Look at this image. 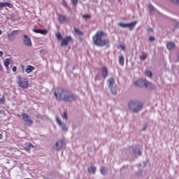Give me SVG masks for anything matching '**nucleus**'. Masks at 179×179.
I'll return each instance as SVG.
<instances>
[{"label":"nucleus","instance_id":"f257e3e1","mask_svg":"<svg viewBox=\"0 0 179 179\" xmlns=\"http://www.w3.org/2000/svg\"><path fill=\"white\" fill-rule=\"evenodd\" d=\"M55 96L57 101L63 99L65 102H72L76 100V96L68 90L57 88L55 90Z\"/></svg>","mask_w":179,"mask_h":179},{"label":"nucleus","instance_id":"f03ea898","mask_svg":"<svg viewBox=\"0 0 179 179\" xmlns=\"http://www.w3.org/2000/svg\"><path fill=\"white\" fill-rule=\"evenodd\" d=\"M106 36L105 31L102 30H98L96 34L92 37L94 44L98 47H104L109 44L108 39H102L103 37Z\"/></svg>","mask_w":179,"mask_h":179},{"label":"nucleus","instance_id":"7ed1b4c3","mask_svg":"<svg viewBox=\"0 0 179 179\" xmlns=\"http://www.w3.org/2000/svg\"><path fill=\"white\" fill-rule=\"evenodd\" d=\"M128 107L132 112L136 113L142 110L143 103L138 101H130Z\"/></svg>","mask_w":179,"mask_h":179},{"label":"nucleus","instance_id":"20e7f679","mask_svg":"<svg viewBox=\"0 0 179 179\" xmlns=\"http://www.w3.org/2000/svg\"><path fill=\"white\" fill-rule=\"evenodd\" d=\"M56 38L58 41H61V47H66L69 45V43L72 41V37L71 36H67L66 37L62 38V34L60 32L56 33Z\"/></svg>","mask_w":179,"mask_h":179},{"label":"nucleus","instance_id":"39448f33","mask_svg":"<svg viewBox=\"0 0 179 179\" xmlns=\"http://www.w3.org/2000/svg\"><path fill=\"white\" fill-rule=\"evenodd\" d=\"M134 85L138 87H145L148 89H153L155 85L151 84L150 82L146 80H138L134 82Z\"/></svg>","mask_w":179,"mask_h":179},{"label":"nucleus","instance_id":"423d86ee","mask_svg":"<svg viewBox=\"0 0 179 179\" xmlns=\"http://www.w3.org/2000/svg\"><path fill=\"white\" fill-rule=\"evenodd\" d=\"M17 79V85L20 87L22 89H27L29 87V80L27 78L18 76Z\"/></svg>","mask_w":179,"mask_h":179},{"label":"nucleus","instance_id":"0eeeda50","mask_svg":"<svg viewBox=\"0 0 179 179\" xmlns=\"http://www.w3.org/2000/svg\"><path fill=\"white\" fill-rule=\"evenodd\" d=\"M21 117H22V120L27 127H33L34 122L29 114L27 113H23L21 114Z\"/></svg>","mask_w":179,"mask_h":179},{"label":"nucleus","instance_id":"6e6552de","mask_svg":"<svg viewBox=\"0 0 179 179\" xmlns=\"http://www.w3.org/2000/svg\"><path fill=\"white\" fill-rule=\"evenodd\" d=\"M136 24L137 22H133L129 24L119 23L118 26H120L122 28H129L130 30H132L134 29Z\"/></svg>","mask_w":179,"mask_h":179},{"label":"nucleus","instance_id":"1a4fd4ad","mask_svg":"<svg viewBox=\"0 0 179 179\" xmlns=\"http://www.w3.org/2000/svg\"><path fill=\"white\" fill-rule=\"evenodd\" d=\"M108 83L109 87L111 88L112 94L116 95L117 90L115 88L113 87V85L115 83V80L114 78H109L108 80Z\"/></svg>","mask_w":179,"mask_h":179},{"label":"nucleus","instance_id":"9d476101","mask_svg":"<svg viewBox=\"0 0 179 179\" xmlns=\"http://www.w3.org/2000/svg\"><path fill=\"white\" fill-rule=\"evenodd\" d=\"M64 147H65V142H64L63 140H59L55 143L54 149L57 151H59Z\"/></svg>","mask_w":179,"mask_h":179},{"label":"nucleus","instance_id":"9b49d317","mask_svg":"<svg viewBox=\"0 0 179 179\" xmlns=\"http://www.w3.org/2000/svg\"><path fill=\"white\" fill-rule=\"evenodd\" d=\"M56 121L59 124V126H60L62 128L63 131H68V127L65 124L62 123V121H61V119H59V117L56 116Z\"/></svg>","mask_w":179,"mask_h":179},{"label":"nucleus","instance_id":"f8f14e48","mask_svg":"<svg viewBox=\"0 0 179 179\" xmlns=\"http://www.w3.org/2000/svg\"><path fill=\"white\" fill-rule=\"evenodd\" d=\"M19 34V30H14L10 33L7 37L9 41H13L15 40V36Z\"/></svg>","mask_w":179,"mask_h":179},{"label":"nucleus","instance_id":"ddd939ff","mask_svg":"<svg viewBox=\"0 0 179 179\" xmlns=\"http://www.w3.org/2000/svg\"><path fill=\"white\" fill-rule=\"evenodd\" d=\"M24 45H27V47H31V40L30 38L27 37V35L24 36Z\"/></svg>","mask_w":179,"mask_h":179},{"label":"nucleus","instance_id":"4468645a","mask_svg":"<svg viewBox=\"0 0 179 179\" xmlns=\"http://www.w3.org/2000/svg\"><path fill=\"white\" fill-rule=\"evenodd\" d=\"M5 6H7L8 8H10V9L13 8V4L8 3V2H3L0 3V8H5Z\"/></svg>","mask_w":179,"mask_h":179},{"label":"nucleus","instance_id":"2eb2a0df","mask_svg":"<svg viewBox=\"0 0 179 179\" xmlns=\"http://www.w3.org/2000/svg\"><path fill=\"white\" fill-rule=\"evenodd\" d=\"M10 62H12V59L10 58H7L4 60V66L7 71H9V65L10 64Z\"/></svg>","mask_w":179,"mask_h":179},{"label":"nucleus","instance_id":"dca6fc26","mask_svg":"<svg viewBox=\"0 0 179 179\" xmlns=\"http://www.w3.org/2000/svg\"><path fill=\"white\" fill-rule=\"evenodd\" d=\"M59 22L61 24H65L68 22V20L66 19V17L62 15H59Z\"/></svg>","mask_w":179,"mask_h":179},{"label":"nucleus","instance_id":"f3484780","mask_svg":"<svg viewBox=\"0 0 179 179\" xmlns=\"http://www.w3.org/2000/svg\"><path fill=\"white\" fill-rule=\"evenodd\" d=\"M108 76V70L107 67L103 66L102 68V76L103 78H106Z\"/></svg>","mask_w":179,"mask_h":179},{"label":"nucleus","instance_id":"a211bd4d","mask_svg":"<svg viewBox=\"0 0 179 179\" xmlns=\"http://www.w3.org/2000/svg\"><path fill=\"white\" fill-rule=\"evenodd\" d=\"M26 147L24 148V149L26 150V152H30L31 150V148H34V145L31 143H26Z\"/></svg>","mask_w":179,"mask_h":179},{"label":"nucleus","instance_id":"6ab92c4d","mask_svg":"<svg viewBox=\"0 0 179 179\" xmlns=\"http://www.w3.org/2000/svg\"><path fill=\"white\" fill-rule=\"evenodd\" d=\"M36 68L31 65H28L25 69L27 73H31V72H33Z\"/></svg>","mask_w":179,"mask_h":179},{"label":"nucleus","instance_id":"aec40b11","mask_svg":"<svg viewBox=\"0 0 179 179\" xmlns=\"http://www.w3.org/2000/svg\"><path fill=\"white\" fill-rule=\"evenodd\" d=\"M32 31H34V33H36L37 34H45V29H34Z\"/></svg>","mask_w":179,"mask_h":179},{"label":"nucleus","instance_id":"412c9836","mask_svg":"<svg viewBox=\"0 0 179 179\" xmlns=\"http://www.w3.org/2000/svg\"><path fill=\"white\" fill-rule=\"evenodd\" d=\"M176 48V45L173 42H169L167 44V48L169 50H173Z\"/></svg>","mask_w":179,"mask_h":179},{"label":"nucleus","instance_id":"4be33fe9","mask_svg":"<svg viewBox=\"0 0 179 179\" xmlns=\"http://www.w3.org/2000/svg\"><path fill=\"white\" fill-rule=\"evenodd\" d=\"M74 31L76 32V34H78L79 36H83L84 35V32L83 31H81L78 27H74Z\"/></svg>","mask_w":179,"mask_h":179},{"label":"nucleus","instance_id":"5701e85b","mask_svg":"<svg viewBox=\"0 0 179 179\" xmlns=\"http://www.w3.org/2000/svg\"><path fill=\"white\" fill-rule=\"evenodd\" d=\"M88 171L90 173L94 174L96 172V167L94 166H91L90 167H89Z\"/></svg>","mask_w":179,"mask_h":179},{"label":"nucleus","instance_id":"b1692460","mask_svg":"<svg viewBox=\"0 0 179 179\" xmlns=\"http://www.w3.org/2000/svg\"><path fill=\"white\" fill-rule=\"evenodd\" d=\"M119 64H120L121 66H124V56L120 55V56L119 57Z\"/></svg>","mask_w":179,"mask_h":179},{"label":"nucleus","instance_id":"393cba45","mask_svg":"<svg viewBox=\"0 0 179 179\" xmlns=\"http://www.w3.org/2000/svg\"><path fill=\"white\" fill-rule=\"evenodd\" d=\"M145 76H147L149 78H152V73L150 70H146Z\"/></svg>","mask_w":179,"mask_h":179},{"label":"nucleus","instance_id":"a878e982","mask_svg":"<svg viewBox=\"0 0 179 179\" xmlns=\"http://www.w3.org/2000/svg\"><path fill=\"white\" fill-rule=\"evenodd\" d=\"M148 9H149L150 11V13H152V12L155 11V8H154L153 6L151 5V4H149V6H148Z\"/></svg>","mask_w":179,"mask_h":179},{"label":"nucleus","instance_id":"bb28decb","mask_svg":"<svg viewBox=\"0 0 179 179\" xmlns=\"http://www.w3.org/2000/svg\"><path fill=\"white\" fill-rule=\"evenodd\" d=\"M83 18L85 20L90 19L91 15H90V14L83 15Z\"/></svg>","mask_w":179,"mask_h":179},{"label":"nucleus","instance_id":"cd10ccee","mask_svg":"<svg viewBox=\"0 0 179 179\" xmlns=\"http://www.w3.org/2000/svg\"><path fill=\"white\" fill-rule=\"evenodd\" d=\"M71 1L74 7H76L78 3V0H71Z\"/></svg>","mask_w":179,"mask_h":179},{"label":"nucleus","instance_id":"c85d7f7f","mask_svg":"<svg viewBox=\"0 0 179 179\" xmlns=\"http://www.w3.org/2000/svg\"><path fill=\"white\" fill-rule=\"evenodd\" d=\"M101 173L103 175L106 174V169L104 168V167H101Z\"/></svg>","mask_w":179,"mask_h":179},{"label":"nucleus","instance_id":"c756f323","mask_svg":"<svg viewBox=\"0 0 179 179\" xmlns=\"http://www.w3.org/2000/svg\"><path fill=\"white\" fill-rule=\"evenodd\" d=\"M5 96H2L1 98H0V104H3V103H5Z\"/></svg>","mask_w":179,"mask_h":179},{"label":"nucleus","instance_id":"7c9ffc66","mask_svg":"<svg viewBox=\"0 0 179 179\" xmlns=\"http://www.w3.org/2000/svg\"><path fill=\"white\" fill-rule=\"evenodd\" d=\"M63 119L68 120V114L66 112H64L62 115Z\"/></svg>","mask_w":179,"mask_h":179},{"label":"nucleus","instance_id":"2f4dec72","mask_svg":"<svg viewBox=\"0 0 179 179\" xmlns=\"http://www.w3.org/2000/svg\"><path fill=\"white\" fill-rule=\"evenodd\" d=\"M62 5L64 8H68V3H66V1L65 0L63 1Z\"/></svg>","mask_w":179,"mask_h":179},{"label":"nucleus","instance_id":"473e14b6","mask_svg":"<svg viewBox=\"0 0 179 179\" xmlns=\"http://www.w3.org/2000/svg\"><path fill=\"white\" fill-rule=\"evenodd\" d=\"M147 56L145 55H143L140 57L141 60L144 61L146 59Z\"/></svg>","mask_w":179,"mask_h":179},{"label":"nucleus","instance_id":"72a5a7b5","mask_svg":"<svg viewBox=\"0 0 179 179\" xmlns=\"http://www.w3.org/2000/svg\"><path fill=\"white\" fill-rule=\"evenodd\" d=\"M120 48H122V50H123V51H125V50H126V46H125V45H120Z\"/></svg>","mask_w":179,"mask_h":179},{"label":"nucleus","instance_id":"f704fd0d","mask_svg":"<svg viewBox=\"0 0 179 179\" xmlns=\"http://www.w3.org/2000/svg\"><path fill=\"white\" fill-rule=\"evenodd\" d=\"M150 41L154 42L155 41V38L154 36H150L149 38Z\"/></svg>","mask_w":179,"mask_h":179},{"label":"nucleus","instance_id":"c9c22d12","mask_svg":"<svg viewBox=\"0 0 179 179\" xmlns=\"http://www.w3.org/2000/svg\"><path fill=\"white\" fill-rule=\"evenodd\" d=\"M16 71H17V67L16 66H14L13 67V72H16Z\"/></svg>","mask_w":179,"mask_h":179},{"label":"nucleus","instance_id":"e433bc0d","mask_svg":"<svg viewBox=\"0 0 179 179\" xmlns=\"http://www.w3.org/2000/svg\"><path fill=\"white\" fill-rule=\"evenodd\" d=\"M147 128H148V124H145L143 125V131H145V130L147 129Z\"/></svg>","mask_w":179,"mask_h":179},{"label":"nucleus","instance_id":"4c0bfd02","mask_svg":"<svg viewBox=\"0 0 179 179\" xmlns=\"http://www.w3.org/2000/svg\"><path fill=\"white\" fill-rule=\"evenodd\" d=\"M172 2L176 4H179V0H171Z\"/></svg>","mask_w":179,"mask_h":179},{"label":"nucleus","instance_id":"58836bf2","mask_svg":"<svg viewBox=\"0 0 179 179\" xmlns=\"http://www.w3.org/2000/svg\"><path fill=\"white\" fill-rule=\"evenodd\" d=\"M99 80V76L96 75V76L95 77V81Z\"/></svg>","mask_w":179,"mask_h":179},{"label":"nucleus","instance_id":"ea45409f","mask_svg":"<svg viewBox=\"0 0 179 179\" xmlns=\"http://www.w3.org/2000/svg\"><path fill=\"white\" fill-rule=\"evenodd\" d=\"M2 55H3V52L0 51V57H2Z\"/></svg>","mask_w":179,"mask_h":179},{"label":"nucleus","instance_id":"a19ab883","mask_svg":"<svg viewBox=\"0 0 179 179\" xmlns=\"http://www.w3.org/2000/svg\"><path fill=\"white\" fill-rule=\"evenodd\" d=\"M2 138H3V136L0 134V139H2Z\"/></svg>","mask_w":179,"mask_h":179},{"label":"nucleus","instance_id":"79ce46f5","mask_svg":"<svg viewBox=\"0 0 179 179\" xmlns=\"http://www.w3.org/2000/svg\"><path fill=\"white\" fill-rule=\"evenodd\" d=\"M0 71H2V65L0 64Z\"/></svg>","mask_w":179,"mask_h":179},{"label":"nucleus","instance_id":"37998d69","mask_svg":"<svg viewBox=\"0 0 179 179\" xmlns=\"http://www.w3.org/2000/svg\"><path fill=\"white\" fill-rule=\"evenodd\" d=\"M2 34V30L0 29V36Z\"/></svg>","mask_w":179,"mask_h":179},{"label":"nucleus","instance_id":"c03bdc74","mask_svg":"<svg viewBox=\"0 0 179 179\" xmlns=\"http://www.w3.org/2000/svg\"><path fill=\"white\" fill-rule=\"evenodd\" d=\"M18 117H22V115H18Z\"/></svg>","mask_w":179,"mask_h":179},{"label":"nucleus","instance_id":"a18cd8bd","mask_svg":"<svg viewBox=\"0 0 179 179\" xmlns=\"http://www.w3.org/2000/svg\"><path fill=\"white\" fill-rule=\"evenodd\" d=\"M40 52H41V53L43 52V50H41Z\"/></svg>","mask_w":179,"mask_h":179},{"label":"nucleus","instance_id":"49530a36","mask_svg":"<svg viewBox=\"0 0 179 179\" xmlns=\"http://www.w3.org/2000/svg\"><path fill=\"white\" fill-rule=\"evenodd\" d=\"M47 33H48V31H47V30L45 31V34H47Z\"/></svg>","mask_w":179,"mask_h":179},{"label":"nucleus","instance_id":"de8ad7c7","mask_svg":"<svg viewBox=\"0 0 179 179\" xmlns=\"http://www.w3.org/2000/svg\"><path fill=\"white\" fill-rule=\"evenodd\" d=\"M178 62H179V55H178Z\"/></svg>","mask_w":179,"mask_h":179}]
</instances>
